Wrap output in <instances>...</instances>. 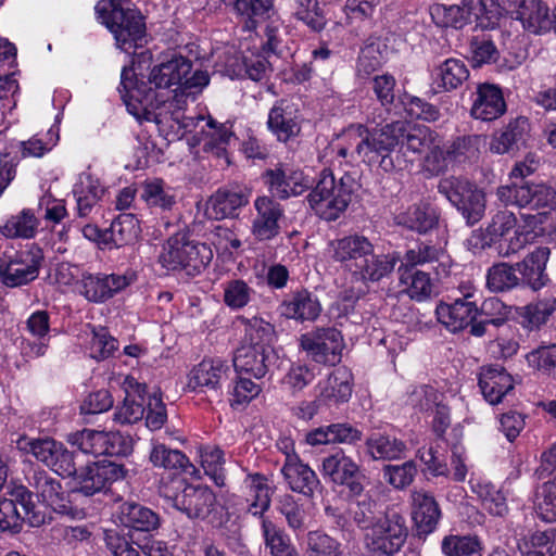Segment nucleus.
I'll list each match as a JSON object with an SVG mask.
<instances>
[{
	"label": "nucleus",
	"instance_id": "obj_1",
	"mask_svg": "<svg viewBox=\"0 0 556 556\" xmlns=\"http://www.w3.org/2000/svg\"><path fill=\"white\" fill-rule=\"evenodd\" d=\"M191 71V61L179 54L155 64L148 83H139L134 70L124 67L118 90L127 111L140 122L155 123L163 132L191 127L193 118L185 116L187 99L182 92V81Z\"/></svg>",
	"mask_w": 556,
	"mask_h": 556
},
{
	"label": "nucleus",
	"instance_id": "obj_2",
	"mask_svg": "<svg viewBox=\"0 0 556 556\" xmlns=\"http://www.w3.org/2000/svg\"><path fill=\"white\" fill-rule=\"evenodd\" d=\"M274 327L262 318L254 317L245 324L243 343L236 350L233 367L237 374H247L262 379L276 359L270 345Z\"/></svg>",
	"mask_w": 556,
	"mask_h": 556
},
{
	"label": "nucleus",
	"instance_id": "obj_3",
	"mask_svg": "<svg viewBox=\"0 0 556 556\" xmlns=\"http://www.w3.org/2000/svg\"><path fill=\"white\" fill-rule=\"evenodd\" d=\"M94 11L124 52L131 53L147 41L144 18L138 10L124 8L121 0H101Z\"/></svg>",
	"mask_w": 556,
	"mask_h": 556
},
{
	"label": "nucleus",
	"instance_id": "obj_4",
	"mask_svg": "<svg viewBox=\"0 0 556 556\" xmlns=\"http://www.w3.org/2000/svg\"><path fill=\"white\" fill-rule=\"evenodd\" d=\"M357 186L351 174L345 173L337 180L331 170L324 169L307 195L309 206L320 218L336 220L349 206Z\"/></svg>",
	"mask_w": 556,
	"mask_h": 556
},
{
	"label": "nucleus",
	"instance_id": "obj_5",
	"mask_svg": "<svg viewBox=\"0 0 556 556\" xmlns=\"http://www.w3.org/2000/svg\"><path fill=\"white\" fill-rule=\"evenodd\" d=\"M355 129L358 134L363 132V138L354 137L358 159L369 166L380 167L386 173L394 170L395 164L391 154L400 146L401 122L371 129L358 125Z\"/></svg>",
	"mask_w": 556,
	"mask_h": 556
},
{
	"label": "nucleus",
	"instance_id": "obj_6",
	"mask_svg": "<svg viewBox=\"0 0 556 556\" xmlns=\"http://www.w3.org/2000/svg\"><path fill=\"white\" fill-rule=\"evenodd\" d=\"M160 495L189 519H206L216 506V495L205 485H193L184 479L162 483Z\"/></svg>",
	"mask_w": 556,
	"mask_h": 556
},
{
	"label": "nucleus",
	"instance_id": "obj_7",
	"mask_svg": "<svg viewBox=\"0 0 556 556\" xmlns=\"http://www.w3.org/2000/svg\"><path fill=\"white\" fill-rule=\"evenodd\" d=\"M212 258L213 252L208 245L190 240L185 233L169 237L159 255L163 267L169 270L185 269L188 275L199 274Z\"/></svg>",
	"mask_w": 556,
	"mask_h": 556
},
{
	"label": "nucleus",
	"instance_id": "obj_8",
	"mask_svg": "<svg viewBox=\"0 0 556 556\" xmlns=\"http://www.w3.org/2000/svg\"><path fill=\"white\" fill-rule=\"evenodd\" d=\"M438 191L456 207L467 225L472 226L484 217L486 194L482 188L467 178L443 177L439 180Z\"/></svg>",
	"mask_w": 556,
	"mask_h": 556
},
{
	"label": "nucleus",
	"instance_id": "obj_9",
	"mask_svg": "<svg viewBox=\"0 0 556 556\" xmlns=\"http://www.w3.org/2000/svg\"><path fill=\"white\" fill-rule=\"evenodd\" d=\"M10 498L0 500V530L18 531L23 522L40 527L47 521V511L36 505L31 492L24 485L13 488Z\"/></svg>",
	"mask_w": 556,
	"mask_h": 556
},
{
	"label": "nucleus",
	"instance_id": "obj_10",
	"mask_svg": "<svg viewBox=\"0 0 556 556\" xmlns=\"http://www.w3.org/2000/svg\"><path fill=\"white\" fill-rule=\"evenodd\" d=\"M405 520L396 513L380 517L365 532L364 544L370 556H393L405 543Z\"/></svg>",
	"mask_w": 556,
	"mask_h": 556
},
{
	"label": "nucleus",
	"instance_id": "obj_11",
	"mask_svg": "<svg viewBox=\"0 0 556 556\" xmlns=\"http://www.w3.org/2000/svg\"><path fill=\"white\" fill-rule=\"evenodd\" d=\"M496 198L504 206L540 210L556 208V190L544 184L523 182L500 186Z\"/></svg>",
	"mask_w": 556,
	"mask_h": 556
},
{
	"label": "nucleus",
	"instance_id": "obj_12",
	"mask_svg": "<svg viewBox=\"0 0 556 556\" xmlns=\"http://www.w3.org/2000/svg\"><path fill=\"white\" fill-rule=\"evenodd\" d=\"M42 261V250L31 244L8 260H0V280L10 288L27 285L38 277Z\"/></svg>",
	"mask_w": 556,
	"mask_h": 556
},
{
	"label": "nucleus",
	"instance_id": "obj_13",
	"mask_svg": "<svg viewBox=\"0 0 556 556\" xmlns=\"http://www.w3.org/2000/svg\"><path fill=\"white\" fill-rule=\"evenodd\" d=\"M300 344L312 361L334 366L340 363L344 341L334 327L316 328L301 336Z\"/></svg>",
	"mask_w": 556,
	"mask_h": 556
},
{
	"label": "nucleus",
	"instance_id": "obj_14",
	"mask_svg": "<svg viewBox=\"0 0 556 556\" xmlns=\"http://www.w3.org/2000/svg\"><path fill=\"white\" fill-rule=\"evenodd\" d=\"M475 292L473 287L463 286L460 298L437 306V318L450 332L456 333L466 329L477 318L479 309L476 301L472 300Z\"/></svg>",
	"mask_w": 556,
	"mask_h": 556
},
{
	"label": "nucleus",
	"instance_id": "obj_15",
	"mask_svg": "<svg viewBox=\"0 0 556 556\" xmlns=\"http://www.w3.org/2000/svg\"><path fill=\"white\" fill-rule=\"evenodd\" d=\"M22 448L60 476L71 477L76 473L75 455L61 442L49 438L29 440Z\"/></svg>",
	"mask_w": 556,
	"mask_h": 556
},
{
	"label": "nucleus",
	"instance_id": "obj_16",
	"mask_svg": "<svg viewBox=\"0 0 556 556\" xmlns=\"http://www.w3.org/2000/svg\"><path fill=\"white\" fill-rule=\"evenodd\" d=\"M125 469L123 465L103 459L101 462L88 464L71 477L74 478V491L86 496H91L103 491L108 484L123 479Z\"/></svg>",
	"mask_w": 556,
	"mask_h": 556
},
{
	"label": "nucleus",
	"instance_id": "obj_17",
	"mask_svg": "<svg viewBox=\"0 0 556 556\" xmlns=\"http://www.w3.org/2000/svg\"><path fill=\"white\" fill-rule=\"evenodd\" d=\"M320 472L333 484L345 485L353 495H361L364 490L363 483L358 480V464L342 450L323 458Z\"/></svg>",
	"mask_w": 556,
	"mask_h": 556
},
{
	"label": "nucleus",
	"instance_id": "obj_18",
	"mask_svg": "<svg viewBox=\"0 0 556 556\" xmlns=\"http://www.w3.org/2000/svg\"><path fill=\"white\" fill-rule=\"evenodd\" d=\"M494 249L501 256H510L521 251L518 218L514 212L498 210L486 226Z\"/></svg>",
	"mask_w": 556,
	"mask_h": 556
},
{
	"label": "nucleus",
	"instance_id": "obj_19",
	"mask_svg": "<svg viewBox=\"0 0 556 556\" xmlns=\"http://www.w3.org/2000/svg\"><path fill=\"white\" fill-rule=\"evenodd\" d=\"M328 251L333 262L355 276L364 257L374 252V244L365 236L350 235L331 241Z\"/></svg>",
	"mask_w": 556,
	"mask_h": 556
},
{
	"label": "nucleus",
	"instance_id": "obj_20",
	"mask_svg": "<svg viewBox=\"0 0 556 556\" xmlns=\"http://www.w3.org/2000/svg\"><path fill=\"white\" fill-rule=\"evenodd\" d=\"M137 276L135 271L111 275H84L80 281V293L93 303H102L117 292L130 286Z\"/></svg>",
	"mask_w": 556,
	"mask_h": 556
},
{
	"label": "nucleus",
	"instance_id": "obj_21",
	"mask_svg": "<svg viewBox=\"0 0 556 556\" xmlns=\"http://www.w3.org/2000/svg\"><path fill=\"white\" fill-rule=\"evenodd\" d=\"M229 372L230 367L225 361L204 358L189 371L187 388L194 392L217 391L228 379Z\"/></svg>",
	"mask_w": 556,
	"mask_h": 556
},
{
	"label": "nucleus",
	"instance_id": "obj_22",
	"mask_svg": "<svg viewBox=\"0 0 556 556\" xmlns=\"http://www.w3.org/2000/svg\"><path fill=\"white\" fill-rule=\"evenodd\" d=\"M253 206L256 211L252 220V233L260 240H270L275 238L279 231V220L283 216V207L267 195L257 197Z\"/></svg>",
	"mask_w": 556,
	"mask_h": 556
},
{
	"label": "nucleus",
	"instance_id": "obj_23",
	"mask_svg": "<svg viewBox=\"0 0 556 556\" xmlns=\"http://www.w3.org/2000/svg\"><path fill=\"white\" fill-rule=\"evenodd\" d=\"M29 485L35 489L42 502L54 511L62 515H71L73 513L68 494L63 490L61 481L50 476L47 471H34L29 478Z\"/></svg>",
	"mask_w": 556,
	"mask_h": 556
},
{
	"label": "nucleus",
	"instance_id": "obj_24",
	"mask_svg": "<svg viewBox=\"0 0 556 556\" xmlns=\"http://www.w3.org/2000/svg\"><path fill=\"white\" fill-rule=\"evenodd\" d=\"M470 114L473 118L491 122L502 116L506 103L501 89L492 84H479L472 93Z\"/></svg>",
	"mask_w": 556,
	"mask_h": 556
},
{
	"label": "nucleus",
	"instance_id": "obj_25",
	"mask_svg": "<svg viewBox=\"0 0 556 556\" xmlns=\"http://www.w3.org/2000/svg\"><path fill=\"white\" fill-rule=\"evenodd\" d=\"M250 193L238 188H219L206 201L205 215L215 220L232 218L249 203Z\"/></svg>",
	"mask_w": 556,
	"mask_h": 556
},
{
	"label": "nucleus",
	"instance_id": "obj_26",
	"mask_svg": "<svg viewBox=\"0 0 556 556\" xmlns=\"http://www.w3.org/2000/svg\"><path fill=\"white\" fill-rule=\"evenodd\" d=\"M265 177L271 195L282 200L300 195L309 187L301 170L276 168L267 170Z\"/></svg>",
	"mask_w": 556,
	"mask_h": 556
},
{
	"label": "nucleus",
	"instance_id": "obj_27",
	"mask_svg": "<svg viewBox=\"0 0 556 556\" xmlns=\"http://www.w3.org/2000/svg\"><path fill=\"white\" fill-rule=\"evenodd\" d=\"M314 390L317 401L324 404L348 402L352 395V375L344 367L337 368L326 379L320 380Z\"/></svg>",
	"mask_w": 556,
	"mask_h": 556
},
{
	"label": "nucleus",
	"instance_id": "obj_28",
	"mask_svg": "<svg viewBox=\"0 0 556 556\" xmlns=\"http://www.w3.org/2000/svg\"><path fill=\"white\" fill-rule=\"evenodd\" d=\"M125 399L114 413V420L122 425L140 421L146 412L144 393L146 387L139 383L134 377L127 376L123 381Z\"/></svg>",
	"mask_w": 556,
	"mask_h": 556
},
{
	"label": "nucleus",
	"instance_id": "obj_29",
	"mask_svg": "<svg viewBox=\"0 0 556 556\" xmlns=\"http://www.w3.org/2000/svg\"><path fill=\"white\" fill-rule=\"evenodd\" d=\"M242 490L247 503L245 510L254 517L266 518L264 514L269 509L271 503V489L267 478L261 473H249L243 482Z\"/></svg>",
	"mask_w": 556,
	"mask_h": 556
},
{
	"label": "nucleus",
	"instance_id": "obj_30",
	"mask_svg": "<svg viewBox=\"0 0 556 556\" xmlns=\"http://www.w3.org/2000/svg\"><path fill=\"white\" fill-rule=\"evenodd\" d=\"M281 316L299 321H313L320 312L321 305L318 299L307 290H300L290 293L279 305Z\"/></svg>",
	"mask_w": 556,
	"mask_h": 556
},
{
	"label": "nucleus",
	"instance_id": "obj_31",
	"mask_svg": "<svg viewBox=\"0 0 556 556\" xmlns=\"http://www.w3.org/2000/svg\"><path fill=\"white\" fill-rule=\"evenodd\" d=\"M281 473L293 492L305 496L313 495L319 485L315 471L304 464L299 456H290L288 460H285Z\"/></svg>",
	"mask_w": 556,
	"mask_h": 556
},
{
	"label": "nucleus",
	"instance_id": "obj_32",
	"mask_svg": "<svg viewBox=\"0 0 556 556\" xmlns=\"http://www.w3.org/2000/svg\"><path fill=\"white\" fill-rule=\"evenodd\" d=\"M549 255V248L538 247L521 262L516 264L517 270L521 275V280L525 285L533 290H540L547 283L548 276L545 269Z\"/></svg>",
	"mask_w": 556,
	"mask_h": 556
},
{
	"label": "nucleus",
	"instance_id": "obj_33",
	"mask_svg": "<svg viewBox=\"0 0 556 556\" xmlns=\"http://www.w3.org/2000/svg\"><path fill=\"white\" fill-rule=\"evenodd\" d=\"M516 20L525 30L534 35L547 33L553 27L552 15L542 0H522L516 10Z\"/></svg>",
	"mask_w": 556,
	"mask_h": 556
},
{
	"label": "nucleus",
	"instance_id": "obj_34",
	"mask_svg": "<svg viewBox=\"0 0 556 556\" xmlns=\"http://www.w3.org/2000/svg\"><path fill=\"white\" fill-rule=\"evenodd\" d=\"M479 387L484 399L495 405L501 403L503 397L513 390L514 381L503 367L489 366L481 369Z\"/></svg>",
	"mask_w": 556,
	"mask_h": 556
},
{
	"label": "nucleus",
	"instance_id": "obj_35",
	"mask_svg": "<svg viewBox=\"0 0 556 556\" xmlns=\"http://www.w3.org/2000/svg\"><path fill=\"white\" fill-rule=\"evenodd\" d=\"M267 125L278 140H289L300 131L296 109L286 100L278 101L269 111Z\"/></svg>",
	"mask_w": 556,
	"mask_h": 556
},
{
	"label": "nucleus",
	"instance_id": "obj_36",
	"mask_svg": "<svg viewBox=\"0 0 556 556\" xmlns=\"http://www.w3.org/2000/svg\"><path fill=\"white\" fill-rule=\"evenodd\" d=\"M117 518L122 526L135 531L150 532L160 526V516L155 511L134 502L123 503Z\"/></svg>",
	"mask_w": 556,
	"mask_h": 556
},
{
	"label": "nucleus",
	"instance_id": "obj_37",
	"mask_svg": "<svg viewBox=\"0 0 556 556\" xmlns=\"http://www.w3.org/2000/svg\"><path fill=\"white\" fill-rule=\"evenodd\" d=\"M73 194L77 203V214L87 217L104 194V187L91 173L84 172L74 185Z\"/></svg>",
	"mask_w": 556,
	"mask_h": 556
},
{
	"label": "nucleus",
	"instance_id": "obj_38",
	"mask_svg": "<svg viewBox=\"0 0 556 556\" xmlns=\"http://www.w3.org/2000/svg\"><path fill=\"white\" fill-rule=\"evenodd\" d=\"M366 453L374 460H396L405 457L406 443L394 435L375 432L365 441Z\"/></svg>",
	"mask_w": 556,
	"mask_h": 556
},
{
	"label": "nucleus",
	"instance_id": "obj_39",
	"mask_svg": "<svg viewBox=\"0 0 556 556\" xmlns=\"http://www.w3.org/2000/svg\"><path fill=\"white\" fill-rule=\"evenodd\" d=\"M413 501V519L418 529L424 533H431L441 517V511L434 497L426 491H414L412 493Z\"/></svg>",
	"mask_w": 556,
	"mask_h": 556
},
{
	"label": "nucleus",
	"instance_id": "obj_40",
	"mask_svg": "<svg viewBox=\"0 0 556 556\" xmlns=\"http://www.w3.org/2000/svg\"><path fill=\"white\" fill-rule=\"evenodd\" d=\"M399 260L395 253L375 254L374 251L370 256L364 257L354 277L363 282H378L393 271Z\"/></svg>",
	"mask_w": 556,
	"mask_h": 556
},
{
	"label": "nucleus",
	"instance_id": "obj_41",
	"mask_svg": "<svg viewBox=\"0 0 556 556\" xmlns=\"http://www.w3.org/2000/svg\"><path fill=\"white\" fill-rule=\"evenodd\" d=\"M271 72L269 62L260 54H252L240 61L238 58H230L225 67V74L230 78L247 75L254 81H262Z\"/></svg>",
	"mask_w": 556,
	"mask_h": 556
},
{
	"label": "nucleus",
	"instance_id": "obj_42",
	"mask_svg": "<svg viewBox=\"0 0 556 556\" xmlns=\"http://www.w3.org/2000/svg\"><path fill=\"white\" fill-rule=\"evenodd\" d=\"M149 459L154 467L182 471L188 475L195 472L194 466L182 452L169 448L160 442L152 443Z\"/></svg>",
	"mask_w": 556,
	"mask_h": 556
},
{
	"label": "nucleus",
	"instance_id": "obj_43",
	"mask_svg": "<svg viewBox=\"0 0 556 556\" xmlns=\"http://www.w3.org/2000/svg\"><path fill=\"white\" fill-rule=\"evenodd\" d=\"M261 530L270 556H301L290 536L269 518H263Z\"/></svg>",
	"mask_w": 556,
	"mask_h": 556
},
{
	"label": "nucleus",
	"instance_id": "obj_44",
	"mask_svg": "<svg viewBox=\"0 0 556 556\" xmlns=\"http://www.w3.org/2000/svg\"><path fill=\"white\" fill-rule=\"evenodd\" d=\"M438 218L435 210L425 203L413 205L395 217L399 225L419 233L432 229L437 225Z\"/></svg>",
	"mask_w": 556,
	"mask_h": 556
},
{
	"label": "nucleus",
	"instance_id": "obj_45",
	"mask_svg": "<svg viewBox=\"0 0 556 556\" xmlns=\"http://www.w3.org/2000/svg\"><path fill=\"white\" fill-rule=\"evenodd\" d=\"M443 12L444 24L454 28H462L470 18L488 14L486 4L482 0H463L462 5L438 7Z\"/></svg>",
	"mask_w": 556,
	"mask_h": 556
},
{
	"label": "nucleus",
	"instance_id": "obj_46",
	"mask_svg": "<svg viewBox=\"0 0 556 556\" xmlns=\"http://www.w3.org/2000/svg\"><path fill=\"white\" fill-rule=\"evenodd\" d=\"M468 77L469 71L459 59H447L434 71V84L443 91L457 89Z\"/></svg>",
	"mask_w": 556,
	"mask_h": 556
},
{
	"label": "nucleus",
	"instance_id": "obj_47",
	"mask_svg": "<svg viewBox=\"0 0 556 556\" xmlns=\"http://www.w3.org/2000/svg\"><path fill=\"white\" fill-rule=\"evenodd\" d=\"M39 222L29 208L10 216L0 225V233L9 239H31L37 233Z\"/></svg>",
	"mask_w": 556,
	"mask_h": 556
},
{
	"label": "nucleus",
	"instance_id": "obj_48",
	"mask_svg": "<svg viewBox=\"0 0 556 556\" xmlns=\"http://www.w3.org/2000/svg\"><path fill=\"white\" fill-rule=\"evenodd\" d=\"M292 16L312 31H321L327 18L318 0H290Z\"/></svg>",
	"mask_w": 556,
	"mask_h": 556
},
{
	"label": "nucleus",
	"instance_id": "obj_49",
	"mask_svg": "<svg viewBox=\"0 0 556 556\" xmlns=\"http://www.w3.org/2000/svg\"><path fill=\"white\" fill-rule=\"evenodd\" d=\"M401 132V147L418 154L426 153L438 139L437 134L426 126H406L402 122Z\"/></svg>",
	"mask_w": 556,
	"mask_h": 556
},
{
	"label": "nucleus",
	"instance_id": "obj_50",
	"mask_svg": "<svg viewBox=\"0 0 556 556\" xmlns=\"http://www.w3.org/2000/svg\"><path fill=\"white\" fill-rule=\"evenodd\" d=\"M207 130L204 131L203 150L212 152L220 157L225 155L227 146L233 138L231 125L228 123H217L208 117L206 122Z\"/></svg>",
	"mask_w": 556,
	"mask_h": 556
},
{
	"label": "nucleus",
	"instance_id": "obj_51",
	"mask_svg": "<svg viewBox=\"0 0 556 556\" xmlns=\"http://www.w3.org/2000/svg\"><path fill=\"white\" fill-rule=\"evenodd\" d=\"M555 311L556 298L546 296L521 307L519 316L522 326L533 330L544 325Z\"/></svg>",
	"mask_w": 556,
	"mask_h": 556
},
{
	"label": "nucleus",
	"instance_id": "obj_52",
	"mask_svg": "<svg viewBox=\"0 0 556 556\" xmlns=\"http://www.w3.org/2000/svg\"><path fill=\"white\" fill-rule=\"evenodd\" d=\"M399 271L400 282L405 286L404 291L412 300L421 302L430 298L433 285L427 273L409 268H402Z\"/></svg>",
	"mask_w": 556,
	"mask_h": 556
},
{
	"label": "nucleus",
	"instance_id": "obj_53",
	"mask_svg": "<svg viewBox=\"0 0 556 556\" xmlns=\"http://www.w3.org/2000/svg\"><path fill=\"white\" fill-rule=\"evenodd\" d=\"M141 198L149 206L162 210H169L176 203L174 189L157 178L144 181Z\"/></svg>",
	"mask_w": 556,
	"mask_h": 556
},
{
	"label": "nucleus",
	"instance_id": "obj_54",
	"mask_svg": "<svg viewBox=\"0 0 556 556\" xmlns=\"http://www.w3.org/2000/svg\"><path fill=\"white\" fill-rule=\"evenodd\" d=\"M444 556H482V542L475 535H446L441 542Z\"/></svg>",
	"mask_w": 556,
	"mask_h": 556
},
{
	"label": "nucleus",
	"instance_id": "obj_55",
	"mask_svg": "<svg viewBox=\"0 0 556 556\" xmlns=\"http://www.w3.org/2000/svg\"><path fill=\"white\" fill-rule=\"evenodd\" d=\"M534 510L538 517L545 522L556 521V481H546L536 488Z\"/></svg>",
	"mask_w": 556,
	"mask_h": 556
},
{
	"label": "nucleus",
	"instance_id": "obj_56",
	"mask_svg": "<svg viewBox=\"0 0 556 556\" xmlns=\"http://www.w3.org/2000/svg\"><path fill=\"white\" fill-rule=\"evenodd\" d=\"M139 225L134 214H119L111 224L109 238L117 248L126 245L138 237Z\"/></svg>",
	"mask_w": 556,
	"mask_h": 556
},
{
	"label": "nucleus",
	"instance_id": "obj_57",
	"mask_svg": "<svg viewBox=\"0 0 556 556\" xmlns=\"http://www.w3.org/2000/svg\"><path fill=\"white\" fill-rule=\"evenodd\" d=\"M473 492L481 500L482 506L493 516H504L508 511L506 497L500 489L488 481L477 482Z\"/></svg>",
	"mask_w": 556,
	"mask_h": 556
},
{
	"label": "nucleus",
	"instance_id": "obj_58",
	"mask_svg": "<svg viewBox=\"0 0 556 556\" xmlns=\"http://www.w3.org/2000/svg\"><path fill=\"white\" fill-rule=\"evenodd\" d=\"M377 502L368 494L351 502L348 514L350 519L362 530L367 531L380 518L377 517Z\"/></svg>",
	"mask_w": 556,
	"mask_h": 556
},
{
	"label": "nucleus",
	"instance_id": "obj_59",
	"mask_svg": "<svg viewBox=\"0 0 556 556\" xmlns=\"http://www.w3.org/2000/svg\"><path fill=\"white\" fill-rule=\"evenodd\" d=\"M70 442L84 454L106 455V431L84 429L70 437Z\"/></svg>",
	"mask_w": 556,
	"mask_h": 556
},
{
	"label": "nucleus",
	"instance_id": "obj_60",
	"mask_svg": "<svg viewBox=\"0 0 556 556\" xmlns=\"http://www.w3.org/2000/svg\"><path fill=\"white\" fill-rule=\"evenodd\" d=\"M201 466L217 486L225 484L224 452L217 446H205L200 450Z\"/></svg>",
	"mask_w": 556,
	"mask_h": 556
},
{
	"label": "nucleus",
	"instance_id": "obj_61",
	"mask_svg": "<svg viewBox=\"0 0 556 556\" xmlns=\"http://www.w3.org/2000/svg\"><path fill=\"white\" fill-rule=\"evenodd\" d=\"M520 278L516 269L506 263H500L492 266L486 275V286L491 291L503 292L517 287Z\"/></svg>",
	"mask_w": 556,
	"mask_h": 556
},
{
	"label": "nucleus",
	"instance_id": "obj_62",
	"mask_svg": "<svg viewBox=\"0 0 556 556\" xmlns=\"http://www.w3.org/2000/svg\"><path fill=\"white\" fill-rule=\"evenodd\" d=\"M482 142L483 138L478 135L459 137L448 147L447 155L456 163L476 160Z\"/></svg>",
	"mask_w": 556,
	"mask_h": 556
},
{
	"label": "nucleus",
	"instance_id": "obj_63",
	"mask_svg": "<svg viewBox=\"0 0 556 556\" xmlns=\"http://www.w3.org/2000/svg\"><path fill=\"white\" fill-rule=\"evenodd\" d=\"M254 293L253 288L242 279H232L224 285V302L232 309L247 306Z\"/></svg>",
	"mask_w": 556,
	"mask_h": 556
},
{
	"label": "nucleus",
	"instance_id": "obj_64",
	"mask_svg": "<svg viewBox=\"0 0 556 556\" xmlns=\"http://www.w3.org/2000/svg\"><path fill=\"white\" fill-rule=\"evenodd\" d=\"M307 552L313 556H343L341 543L320 531L307 533Z\"/></svg>",
	"mask_w": 556,
	"mask_h": 556
}]
</instances>
